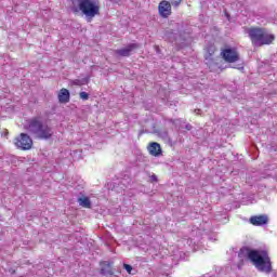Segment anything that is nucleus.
Segmentation results:
<instances>
[{
    "label": "nucleus",
    "mask_w": 277,
    "mask_h": 277,
    "mask_svg": "<svg viewBox=\"0 0 277 277\" xmlns=\"http://www.w3.org/2000/svg\"><path fill=\"white\" fill-rule=\"evenodd\" d=\"M238 256L243 259L247 256L250 262L255 265L259 272H264V274H272V260L269 259V254L267 251H259V250H250L249 248H242Z\"/></svg>",
    "instance_id": "nucleus-1"
},
{
    "label": "nucleus",
    "mask_w": 277,
    "mask_h": 277,
    "mask_svg": "<svg viewBox=\"0 0 277 277\" xmlns=\"http://www.w3.org/2000/svg\"><path fill=\"white\" fill-rule=\"evenodd\" d=\"M26 129H28L30 133H34V135L40 140H50V137H53V129L42 123V119L39 117L30 119Z\"/></svg>",
    "instance_id": "nucleus-2"
},
{
    "label": "nucleus",
    "mask_w": 277,
    "mask_h": 277,
    "mask_svg": "<svg viewBox=\"0 0 277 277\" xmlns=\"http://www.w3.org/2000/svg\"><path fill=\"white\" fill-rule=\"evenodd\" d=\"M249 38L254 47H263V44H272L274 35L269 34L265 28L253 27L248 29Z\"/></svg>",
    "instance_id": "nucleus-3"
},
{
    "label": "nucleus",
    "mask_w": 277,
    "mask_h": 277,
    "mask_svg": "<svg viewBox=\"0 0 277 277\" xmlns=\"http://www.w3.org/2000/svg\"><path fill=\"white\" fill-rule=\"evenodd\" d=\"M79 10L84 14L88 23H91L92 18L101 12V6L96 0H79Z\"/></svg>",
    "instance_id": "nucleus-4"
},
{
    "label": "nucleus",
    "mask_w": 277,
    "mask_h": 277,
    "mask_svg": "<svg viewBox=\"0 0 277 277\" xmlns=\"http://www.w3.org/2000/svg\"><path fill=\"white\" fill-rule=\"evenodd\" d=\"M221 55L223 60L229 64H234V62L239 61V52H237V49L235 48H225L222 50Z\"/></svg>",
    "instance_id": "nucleus-5"
},
{
    "label": "nucleus",
    "mask_w": 277,
    "mask_h": 277,
    "mask_svg": "<svg viewBox=\"0 0 277 277\" xmlns=\"http://www.w3.org/2000/svg\"><path fill=\"white\" fill-rule=\"evenodd\" d=\"M158 12L162 18H168L172 14V4L167 0H162L158 5Z\"/></svg>",
    "instance_id": "nucleus-6"
},
{
    "label": "nucleus",
    "mask_w": 277,
    "mask_h": 277,
    "mask_svg": "<svg viewBox=\"0 0 277 277\" xmlns=\"http://www.w3.org/2000/svg\"><path fill=\"white\" fill-rule=\"evenodd\" d=\"M147 150L151 157H161L163 155V150H161V145L157 142H151L147 146Z\"/></svg>",
    "instance_id": "nucleus-7"
},
{
    "label": "nucleus",
    "mask_w": 277,
    "mask_h": 277,
    "mask_svg": "<svg viewBox=\"0 0 277 277\" xmlns=\"http://www.w3.org/2000/svg\"><path fill=\"white\" fill-rule=\"evenodd\" d=\"M250 224L253 226H265L267 222H269V217L267 215L262 214V215H254L249 219Z\"/></svg>",
    "instance_id": "nucleus-8"
},
{
    "label": "nucleus",
    "mask_w": 277,
    "mask_h": 277,
    "mask_svg": "<svg viewBox=\"0 0 277 277\" xmlns=\"http://www.w3.org/2000/svg\"><path fill=\"white\" fill-rule=\"evenodd\" d=\"M135 49H137V44L131 43L126 48L117 50L116 53L117 55H121V57H129V55H131V53H133Z\"/></svg>",
    "instance_id": "nucleus-9"
},
{
    "label": "nucleus",
    "mask_w": 277,
    "mask_h": 277,
    "mask_svg": "<svg viewBox=\"0 0 277 277\" xmlns=\"http://www.w3.org/2000/svg\"><path fill=\"white\" fill-rule=\"evenodd\" d=\"M15 146L19 148V150H31L34 146L32 140H17L15 141Z\"/></svg>",
    "instance_id": "nucleus-10"
},
{
    "label": "nucleus",
    "mask_w": 277,
    "mask_h": 277,
    "mask_svg": "<svg viewBox=\"0 0 277 277\" xmlns=\"http://www.w3.org/2000/svg\"><path fill=\"white\" fill-rule=\"evenodd\" d=\"M58 101L61 103H68V101H70V92L67 89H61L58 92Z\"/></svg>",
    "instance_id": "nucleus-11"
},
{
    "label": "nucleus",
    "mask_w": 277,
    "mask_h": 277,
    "mask_svg": "<svg viewBox=\"0 0 277 277\" xmlns=\"http://www.w3.org/2000/svg\"><path fill=\"white\" fill-rule=\"evenodd\" d=\"M78 203L83 209H92V201H90L89 197H80L78 198Z\"/></svg>",
    "instance_id": "nucleus-12"
},
{
    "label": "nucleus",
    "mask_w": 277,
    "mask_h": 277,
    "mask_svg": "<svg viewBox=\"0 0 277 277\" xmlns=\"http://www.w3.org/2000/svg\"><path fill=\"white\" fill-rule=\"evenodd\" d=\"M111 265H114L113 262H105V266L102 267L101 274H103L104 276H107V274H109L111 276V274H114V272H111Z\"/></svg>",
    "instance_id": "nucleus-13"
},
{
    "label": "nucleus",
    "mask_w": 277,
    "mask_h": 277,
    "mask_svg": "<svg viewBox=\"0 0 277 277\" xmlns=\"http://www.w3.org/2000/svg\"><path fill=\"white\" fill-rule=\"evenodd\" d=\"M206 62H207L208 66H212L211 62H213V53H209V55L206 56Z\"/></svg>",
    "instance_id": "nucleus-14"
},
{
    "label": "nucleus",
    "mask_w": 277,
    "mask_h": 277,
    "mask_svg": "<svg viewBox=\"0 0 277 277\" xmlns=\"http://www.w3.org/2000/svg\"><path fill=\"white\" fill-rule=\"evenodd\" d=\"M80 98L82 101H88V98H90V95L87 92H80Z\"/></svg>",
    "instance_id": "nucleus-15"
},
{
    "label": "nucleus",
    "mask_w": 277,
    "mask_h": 277,
    "mask_svg": "<svg viewBox=\"0 0 277 277\" xmlns=\"http://www.w3.org/2000/svg\"><path fill=\"white\" fill-rule=\"evenodd\" d=\"M124 269L128 272V274H131L133 272V266L129 264H123Z\"/></svg>",
    "instance_id": "nucleus-16"
},
{
    "label": "nucleus",
    "mask_w": 277,
    "mask_h": 277,
    "mask_svg": "<svg viewBox=\"0 0 277 277\" xmlns=\"http://www.w3.org/2000/svg\"><path fill=\"white\" fill-rule=\"evenodd\" d=\"M8 135H10V132H8V130H2L1 137H8Z\"/></svg>",
    "instance_id": "nucleus-17"
},
{
    "label": "nucleus",
    "mask_w": 277,
    "mask_h": 277,
    "mask_svg": "<svg viewBox=\"0 0 277 277\" xmlns=\"http://www.w3.org/2000/svg\"><path fill=\"white\" fill-rule=\"evenodd\" d=\"M150 181H151V183H157L159 180H158L157 175L153 174L150 176Z\"/></svg>",
    "instance_id": "nucleus-18"
},
{
    "label": "nucleus",
    "mask_w": 277,
    "mask_h": 277,
    "mask_svg": "<svg viewBox=\"0 0 277 277\" xmlns=\"http://www.w3.org/2000/svg\"><path fill=\"white\" fill-rule=\"evenodd\" d=\"M19 137L21 140H29V135H27L26 133H21Z\"/></svg>",
    "instance_id": "nucleus-19"
},
{
    "label": "nucleus",
    "mask_w": 277,
    "mask_h": 277,
    "mask_svg": "<svg viewBox=\"0 0 277 277\" xmlns=\"http://www.w3.org/2000/svg\"><path fill=\"white\" fill-rule=\"evenodd\" d=\"M182 1H183V0H176L175 2H173V4H174V5H180Z\"/></svg>",
    "instance_id": "nucleus-20"
},
{
    "label": "nucleus",
    "mask_w": 277,
    "mask_h": 277,
    "mask_svg": "<svg viewBox=\"0 0 277 277\" xmlns=\"http://www.w3.org/2000/svg\"><path fill=\"white\" fill-rule=\"evenodd\" d=\"M186 129H187V131H192V126L190 124H186Z\"/></svg>",
    "instance_id": "nucleus-21"
},
{
    "label": "nucleus",
    "mask_w": 277,
    "mask_h": 277,
    "mask_svg": "<svg viewBox=\"0 0 277 277\" xmlns=\"http://www.w3.org/2000/svg\"><path fill=\"white\" fill-rule=\"evenodd\" d=\"M234 68H237L238 70H243V66H238V67H234Z\"/></svg>",
    "instance_id": "nucleus-22"
},
{
    "label": "nucleus",
    "mask_w": 277,
    "mask_h": 277,
    "mask_svg": "<svg viewBox=\"0 0 277 277\" xmlns=\"http://www.w3.org/2000/svg\"><path fill=\"white\" fill-rule=\"evenodd\" d=\"M147 124H153V122H147Z\"/></svg>",
    "instance_id": "nucleus-23"
},
{
    "label": "nucleus",
    "mask_w": 277,
    "mask_h": 277,
    "mask_svg": "<svg viewBox=\"0 0 277 277\" xmlns=\"http://www.w3.org/2000/svg\"><path fill=\"white\" fill-rule=\"evenodd\" d=\"M164 38H168V35H164Z\"/></svg>",
    "instance_id": "nucleus-24"
}]
</instances>
